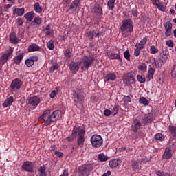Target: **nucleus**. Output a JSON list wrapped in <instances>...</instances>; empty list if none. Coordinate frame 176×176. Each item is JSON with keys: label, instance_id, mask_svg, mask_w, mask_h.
Instances as JSON below:
<instances>
[{"label": "nucleus", "instance_id": "58836bf2", "mask_svg": "<svg viewBox=\"0 0 176 176\" xmlns=\"http://www.w3.org/2000/svg\"><path fill=\"white\" fill-rule=\"evenodd\" d=\"M170 76L172 79H175L176 78V64L174 65L170 69Z\"/></svg>", "mask_w": 176, "mask_h": 176}, {"label": "nucleus", "instance_id": "2f4dec72", "mask_svg": "<svg viewBox=\"0 0 176 176\" xmlns=\"http://www.w3.org/2000/svg\"><path fill=\"white\" fill-rule=\"evenodd\" d=\"M32 25H41L42 24V18L40 17H34L33 21L31 23Z\"/></svg>", "mask_w": 176, "mask_h": 176}, {"label": "nucleus", "instance_id": "4468645a", "mask_svg": "<svg viewBox=\"0 0 176 176\" xmlns=\"http://www.w3.org/2000/svg\"><path fill=\"white\" fill-rule=\"evenodd\" d=\"M173 159V151H171V147H166L162 154V160H170Z\"/></svg>", "mask_w": 176, "mask_h": 176}, {"label": "nucleus", "instance_id": "7ed1b4c3", "mask_svg": "<svg viewBox=\"0 0 176 176\" xmlns=\"http://www.w3.org/2000/svg\"><path fill=\"white\" fill-rule=\"evenodd\" d=\"M86 131L80 126H75L72 130V135L77 138L78 145L83 146L85 145V134Z\"/></svg>", "mask_w": 176, "mask_h": 176}, {"label": "nucleus", "instance_id": "412c9836", "mask_svg": "<svg viewBox=\"0 0 176 176\" xmlns=\"http://www.w3.org/2000/svg\"><path fill=\"white\" fill-rule=\"evenodd\" d=\"M14 102V98L13 96H10L3 103V108H8V107H10V105H12V104H13Z\"/></svg>", "mask_w": 176, "mask_h": 176}, {"label": "nucleus", "instance_id": "e2e57ef3", "mask_svg": "<svg viewBox=\"0 0 176 176\" xmlns=\"http://www.w3.org/2000/svg\"><path fill=\"white\" fill-rule=\"evenodd\" d=\"M148 42V38H146V37H144L141 41H140V43L142 44L143 45L145 46V45H146V43Z\"/></svg>", "mask_w": 176, "mask_h": 176}, {"label": "nucleus", "instance_id": "393cba45", "mask_svg": "<svg viewBox=\"0 0 176 176\" xmlns=\"http://www.w3.org/2000/svg\"><path fill=\"white\" fill-rule=\"evenodd\" d=\"M37 171V176H47V173L46 172V168L45 167V165L40 166Z\"/></svg>", "mask_w": 176, "mask_h": 176}, {"label": "nucleus", "instance_id": "603ef678", "mask_svg": "<svg viewBox=\"0 0 176 176\" xmlns=\"http://www.w3.org/2000/svg\"><path fill=\"white\" fill-rule=\"evenodd\" d=\"M157 175L158 176H171L170 173H166V172H161V171H157Z\"/></svg>", "mask_w": 176, "mask_h": 176}, {"label": "nucleus", "instance_id": "f8f14e48", "mask_svg": "<svg viewBox=\"0 0 176 176\" xmlns=\"http://www.w3.org/2000/svg\"><path fill=\"white\" fill-rule=\"evenodd\" d=\"M23 86V81L19 78L14 79L10 85V88L12 90H20Z\"/></svg>", "mask_w": 176, "mask_h": 176}, {"label": "nucleus", "instance_id": "4c0bfd02", "mask_svg": "<svg viewBox=\"0 0 176 176\" xmlns=\"http://www.w3.org/2000/svg\"><path fill=\"white\" fill-rule=\"evenodd\" d=\"M115 2L113 0H109L107 1V6L109 8V10H113L115 9Z\"/></svg>", "mask_w": 176, "mask_h": 176}, {"label": "nucleus", "instance_id": "7c9ffc66", "mask_svg": "<svg viewBox=\"0 0 176 176\" xmlns=\"http://www.w3.org/2000/svg\"><path fill=\"white\" fill-rule=\"evenodd\" d=\"M60 91H61V89L60 88V87H56L55 89L53 90L50 94V97L51 98H54V97H56V96H57V94H58Z\"/></svg>", "mask_w": 176, "mask_h": 176}, {"label": "nucleus", "instance_id": "69168bd1", "mask_svg": "<svg viewBox=\"0 0 176 176\" xmlns=\"http://www.w3.org/2000/svg\"><path fill=\"white\" fill-rule=\"evenodd\" d=\"M58 69V65H54L51 67L50 69L52 70V72H54V71H56V69Z\"/></svg>", "mask_w": 176, "mask_h": 176}, {"label": "nucleus", "instance_id": "f3484780", "mask_svg": "<svg viewBox=\"0 0 176 176\" xmlns=\"http://www.w3.org/2000/svg\"><path fill=\"white\" fill-rule=\"evenodd\" d=\"M141 126H142V124H141V121L138 119L133 120V122L131 125V129L134 133H137L141 129Z\"/></svg>", "mask_w": 176, "mask_h": 176}, {"label": "nucleus", "instance_id": "423d86ee", "mask_svg": "<svg viewBox=\"0 0 176 176\" xmlns=\"http://www.w3.org/2000/svg\"><path fill=\"white\" fill-rule=\"evenodd\" d=\"M14 50V49L13 47H10L8 50H6L3 52V54L0 57V64H1V65H3L6 63L8 62L9 57L12 56Z\"/></svg>", "mask_w": 176, "mask_h": 176}, {"label": "nucleus", "instance_id": "6e6552de", "mask_svg": "<svg viewBox=\"0 0 176 176\" xmlns=\"http://www.w3.org/2000/svg\"><path fill=\"white\" fill-rule=\"evenodd\" d=\"M94 60L95 58L93 56H84L82 59L84 68L89 69L91 67V64L94 63Z\"/></svg>", "mask_w": 176, "mask_h": 176}, {"label": "nucleus", "instance_id": "49530a36", "mask_svg": "<svg viewBox=\"0 0 176 176\" xmlns=\"http://www.w3.org/2000/svg\"><path fill=\"white\" fill-rule=\"evenodd\" d=\"M119 112V105L116 104L111 111V113H113V116L116 115H118V113Z\"/></svg>", "mask_w": 176, "mask_h": 176}, {"label": "nucleus", "instance_id": "bb28decb", "mask_svg": "<svg viewBox=\"0 0 176 176\" xmlns=\"http://www.w3.org/2000/svg\"><path fill=\"white\" fill-rule=\"evenodd\" d=\"M78 8H80V1L75 0L72 3L69 9H74V11L76 12Z\"/></svg>", "mask_w": 176, "mask_h": 176}, {"label": "nucleus", "instance_id": "f257e3e1", "mask_svg": "<svg viewBox=\"0 0 176 176\" xmlns=\"http://www.w3.org/2000/svg\"><path fill=\"white\" fill-rule=\"evenodd\" d=\"M61 115V111L56 110L52 113V110L48 109L43 111V114L39 116L38 122L44 126H50L51 123L57 122Z\"/></svg>", "mask_w": 176, "mask_h": 176}, {"label": "nucleus", "instance_id": "c9c22d12", "mask_svg": "<svg viewBox=\"0 0 176 176\" xmlns=\"http://www.w3.org/2000/svg\"><path fill=\"white\" fill-rule=\"evenodd\" d=\"M132 168L133 170H140L141 168V164H140V160L138 161H135L133 164H132Z\"/></svg>", "mask_w": 176, "mask_h": 176}, {"label": "nucleus", "instance_id": "39448f33", "mask_svg": "<svg viewBox=\"0 0 176 176\" xmlns=\"http://www.w3.org/2000/svg\"><path fill=\"white\" fill-rule=\"evenodd\" d=\"M122 80L125 85H134L135 83V73L130 72L124 74Z\"/></svg>", "mask_w": 176, "mask_h": 176}, {"label": "nucleus", "instance_id": "0e129e2a", "mask_svg": "<svg viewBox=\"0 0 176 176\" xmlns=\"http://www.w3.org/2000/svg\"><path fill=\"white\" fill-rule=\"evenodd\" d=\"M55 152H56V153H55L54 155H56V156H57V157H59V158H61V157L64 155V154L63 153V152H60V151H55Z\"/></svg>", "mask_w": 176, "mask_h": 176}, {"label": "nucleus", "instance_id": "f704fd0d", "mask_svg": "<svg viewBox=\"0 0 176 176\" xmlns=\"http://www.w3.org/2000/svg\"><path fill=\"white\" fill-rule=\"evenodd\" d=\"M34 10H35V12H36V13H42L43 8L38 2H37L34 4Z\"/></svg>", "mask_w": 176, "mask_h": 176}, {"label": "nucleus", "instance_id": "6e6d98bb", "mask_svg": "<svg viewBox=\"0 0 176 176\" xmlns=\"http://www.w3.org/2000/svg\"><path fill=\"white\" fill-rule=\"evenodd\" d=\"M94 34H95V31H94V30L90 31V32L88 33V38H89V39H94Z\"/></svg>", "mask_w": 176, "mask_h": 176}, {"label": "nucleus", "instance_id": "09e8293b", "mask_svg": "<svg viewBox=\"0 0 176 176\" xmlns=\"http://www.w3.org/2000/svg\"><path fill=\"white\" fill-rule=\"evenodd\" d=\"M96 14H102V8H100V6H96L94 8Z\"/></svg>", "mask_w": 176, "mask_h": 176}, {"label": "nucleus", "instance_id": "338daca9", "mask_svg": "<svg viewBox=\"0 0 176 176\" xmlns=\"http://www.w3.org/2000/svg\"><path fill=\"white\" fill-rule=\"evenodd\" d=\"M10 8H12V6L10 4H7V5L4 6V7H3L4 12H8L9 10V9H10Z\"/></svg>", "mask_w": 176, "mask_h": 176}, {"label": "nucleus", "instance_id": "8fccbe9b", "mask_svg": "<svg viewBox=\"0 0 176 176\" xmlns=\"http://www.w3.org/2000/svg\"><path fill=\"white\" fill-rule=\"evenodd\" d=\"M43 32H45V34L47 35H52V31H50V25H48L45 27V28L43 30Z\"/></svg>", "mask_w": 176, "mask_h": 176}, {"label": "nucleus", "instance_id": "5701e85b", "mask_svg": "<svg viewBox=\"0 0 176 176\" xmlns=\"http://www.w3.org/2000/svg\"><path fill=\"white\" fill-rule=\"evenodd\" d=\"M23 58H24V54H19L14 56L13 58L14 64H16V65H20L21 61H23Z\"/></svg>", "mask_w": 176, "mask_h": 176}, {"label": "nucleus", "instance_id": "e433bc0d", "mask_svg": "<svg viewBox=\"0 0 176 176\" xmlns=\"http://www.w3.org/2000/svg\"><path fill=\"white\" fill-rule=\"evenodd\" d=\"M139 102H140V104H142L145 107H146V105H149V101L147 100L146 98H145V97H141L139 99Z\"/></svg>", "mask_w": 176, "mask_h": 176}, {"label": "nucleus", "instance_id": "4be33fe9", "mask_svg": "<svg viewBox=\"0 0 176 176\" xmlns=\"http://www.w3.org/2000/svg\"><path fill=\"white\" fill-rule=\"evenodd\" d=\"M10 41L11 43H14V45H17L19 42H20V39L17 37V35L14 32H12L10 34Z\"/></svg>", "mask_w": 176, "mask_h": 176}, {"label": "nucleus", "instance_id": "1a4fd4ad", "mask_svg": "<svg viewBox=\"0 0 176 176\" xmlns=\"http://www.w3.org/2000/svg\"><path fill=\"white\" fill-rule=\"evenodd\" d=\"M169 57H170V52L168 51V49L165 48L160 54L159 60L160 61H161V63H163L164 64H165V63H167V60H168Z\"/></svg>", "mask_w": 176, "mask_h": 176}, {"label": "nucleus", "instance_id": "680f3d73", "mask_svg": "<svg viewBox=\"0 0 176 176\" xmlns=\"http://www.w3.org/2000/svg\"><path fill=\"white\" fill-rule=\"evenodd\" d=\"M140 53H141V50H140L138 48L135 49L134 56H135V57H138V56H140Z\"/></svg>", "mask_w": 176, "mask_h": 176}, {"label": "nucleus", "instance_id": "a18cd8bd", "mask_svg": "<svg viewBox=\"0 0 176 176\" xmlns=\"http://www.w3.org/2000/svg\"><path fill=\"white\" fill-rule=\"evenodd\" d=\"M76 98L78 101L82 102L83 100H85V96H83V94L82 92H78L76 94Z\"/></svg>", "mask_w": 176, "mask_h": 176}, {"label": "nucleus", "instance_id": "4d7b16f0", "mask_svg": "<svg viewBox=\"0 0 176 176\" xmlns=\"http://www.w3.org/2000/svg\"><path fill=\"white\" fill-rule=\"evenodd\" d=\"M135 47L136 49H139L140 50H142V49H144V47H145L144 45H143L142 44H141L140 43H138L135 44Z\"/></svg>", "mask_w": 176, "mask_h": 176}, {"label": "nucleus", "instance_id": "20e7f679", "mask_svg": "<svg viewBox=\"0 0 176 176\" xmlns=\"http://www.w3.org/2000/svg\"><path fill=\"white\" fill-rule=\"evenodd\" d=\"M91 171H93V165L91 164H84L78 168L80 176H89Z\"/></svg>", "mask_w": 176, "mask_h": 176}, {"label": "nucleus", "instance_id": "cd10ccee", "mask_svg": "<svg viewBox=\"0 0 176 176\" xmlns=\"http://www.w3.org/2000/svg\"><path fill=\"white\" fill-rule=\"evenodd\" d=\"M25 11V10L24 9V8H15L13 10V14L14 16H23V14H24V12Z\"/></svg>", "mask_w": 176, "mask_h": 176}, {"label": "nucleus", "instance_id": "a19ab883", "mask_svg": "<svg viewBox=\"0 0 176 176\" xmlns=\"http://www.w3.org/2000/svg\"><path fill=\"white\" fill-rule=\"evenodd\" d=\"M64 56L67 58H71L72 57V52H71L70 49H67L64 52Z\"/></svg>", "mask_w": 176, "mask_h": 176}, {"label": "nucleus", "instance_id": "3c124183", "mask_svg": "<svg viewBox=\"0 0 176 176\" xmlns=\"http://www.w3.org/2000/svg\"><path fill=\"white\" fill-rule=\"evenodd\" d=\"M166 45L168 47H174V41L173 40H168L166 41Z\"/></svg>", "mask_w": 176, "mask_h": 176}, {"label": "nucleus", "instance_id": "0eeeda50", "mask_svg": "<svg viewBox=\"0 0 176 176\" xmlns=\"http://www.w3.org/2000/svg\"><path fill=\"white\" fill-rule=\"evenodd\" d=\"M103 142H103L102 138H101L100 135H94L91 138V143L93 148H100V146L102 145Z\"/></svg>", "mask_w": 176, "mask_h": 176}, {"label": "nucleus", "instance_id": "ea45409f", "mask_svg": "<svg viewBox=\"0 0 176 176\" xmlns=\"http://www.w3.org/2000/svg\"><path fill=\"white\" fill-rule=\"evenodd\" d=\"M168 130L170 133L172 134L173 137H176V127L174 126L170 125L168 126Z\"/></svg>", "mask_w": 176, "mask_h": 176}, {"label": "nucleus", "instance_id": "c03bdc74", "mask_svg": "<svg viewBox=\"0 0 176 176\" xmlns=\"http://www.w3.org/2000/svg\"><path fill=\"white\" fill-rule=\"evenodd\" d=\"M137 79L138 82H140V83H145L146 80V79L145 78V76L140 74L137 76Z\"/></svg>", "mask_w": 176, "mask_h": 176}, {"label": "nucleus", "instance_id": "37998d69", "mask_svg": "<svg viewBox=\"0 0 176 176\" xmlns=\"http://www.w3.org/2000/svg\"><path fill=\"white\" fill-rule=\"evenodd\" d=\"M138 70L139 71H146V69L148 68V66L146 65V63H140L138 67Z\"/></svg>", "mask_w": 176, "mask_h": 176}, {"label": "nucleus", "instance_id": "13d9d810", "mask_svg": "<svg viewBox=\"0 0 176 176\" xmlns=\"http://www.w3.org/2000/svg\"><path fill=\"white\" fill-rule=\"evenodd\" d=\"M102 35V32H100V30H97V32L95 31L94 36L96 38H100Z\"/></svg>", "mask_w": 176, "mask_h": 176}, {"label": "nucleus", "instance_id": "2eb2a0df", "mask_svg": "<svg viewBox=\"0 0 176 176\" xmlns=\"http://www.w3.org/2000/svg\"><path fill=\"white\" fill-rule=\"evenodd\" d=\"M38 60H39V57H38L36 55H33L29 57V58L26 59L25 62L26 67L28 68H30V67H32V65H34L35 62L38 61Z\"/></svg>", "mask_w": 176, "mask_h": 176}, {"label": "nucleus", "instance_id": "9d476101", "mask_svg": "<svg viewBox=\"0 0 176 176\" xmlns=\"http://www.w3.org/2000/svg\"><path fill=\"white\" fill-rule=\"evenodd\" d=\"M28 105H31V107L36 108V107L41 104V98L36 96H31L28 99Z\"/></svg>", "mask_w": 176, "mask_h": 176}, {"label": "nucleus", "instance_id": "473e14b6", "mask_svg": "<svg viewBox=\"0 0 176 176\" xmlns=\"http://www.w3.org/2000/svg\"><path fill=\"white\" fill-rule=\"evenodd\" d=\"M156 6L161 12H166V6L164 3L160 2Z\"/></svg>", "mask_w": 176, "mask_h": 176}, {"label": "nucleus", "instance_id": "a878e982", "mask_svg": "<svg viewBox=\"0 0 176 176\" xmlns=\"http://www.w3.org/2000/svg\"><path fill=\"white\" fill-rule=\"evenodd\" d=\"M24 17L25 19H26L27 21L31 23V21H32V20H34V18L35 17V13H34V12L32 11L27 12L24 15Z\"/></svg>", "mask_w": 176, "mask_h": 176}, {"label": "nucleus", "instance_id": "ddd939ff", "mask_svg": "<svg viewBox=\"0 0 176 176\" xmlns=\"http://www.w3.org/2000/svg\"><path fill=\"white\" fill-rule=\"evenodd\" d=\"M80 64H82L80 62L72 61L70 63L69 69L72 71V74L75 75V74L79 71V68H80Z\"/></svg>", "mask_w": 176, "mask_h": 176}, {"label": "nucleus", "instance_id": "72a5a7b5", "mask_svg": "<svg viewBox=\"0 0 176 176\" xmlns=\"http://www.w3.org/2000/svg\"><path fill=\"white\" fill-rule=\"evenodd\" d=\"M98 159L100 160V162H107V160H109V157H108V156L105 155L104 153L99 154Z\"/></svg>", "mask_w": 176, "mask_h": 176}, {"label": "nucleus", "instance_id": "bf43d9fd", "mask_svg": "<svg viewBox=\"0 0 176 176\" xmlns=\"http://www.w3.org/2000/svg\"><path fill=\"white\" fill-rule=\"evenodd\" d=\"M124 101L126 103L131 102V98H130V96H124Z\"/></svg>", "mask_w": 176, "mask_h": 176}, {"label": "nucleus", "instance_id": "c756f323", "mask_svg": "<svg viewBox=\"0 0 176 176\" xmlns=\"http://www.w3.org/2000/svg\"><path fill=\"white\" fill-rule=\"evenodd\" d=\"M105 79L107 82H109V80L113 81L115 79H116V74L113 73H109L105 76Z\"/></svg>", "mask_w": 176, "mask_h": 176}, {"label": "nucleus", "instance_id": "a211bd4d", "mask_svg": "<svg viewBox=\"0 0 176 176\" xmlns=\"http://www.w3.org/2000/svg\"><path fill=\"white\" fill-rule=\"evenodd\" d=\"M120 164H122V160L114 159L109 161V167H110V168H116V167H119Z\"/></svg>", "mask_w": 176, "mask_h": 176}, {"label": "nucleus", "instance_id": "9b49d317", "mask_svg": "<svg viewBox=\"0 0 176 176\" xmlns=\"http://www.w3.org/2000/svg\"><path fill=\"white\" fill-rule=\"evenodd\" d=\"M21 168L27 173H34V164L32 162L26 161L22 164Z\"/></svg>", "mask_w": 176, "mask_h": 176}, {"label": "nucleus", "instance_id": "774afa93", "mask_svg": "<svg viewBox=\"0 0 176 176\" xmlns=\"http://www.w3.org/2000/svg\"><path fill=\"white\" fill-rule=\"evenodd\" d=\"M75 138H75V136H73V135H72H72L67 137V141H69V142H72V141H74V140H75Z\"/></svg>", "mask_w": 176, "mask_h": 176}, {"label": "nucleus", "instance_id": "5fc2aeb1", "mask_svg": "<svg viewBox=\"0 0 176 176\" xmlns=\"http://www.w3.org/2000/svg\"><path fill=\"white\" fill-rule=\"evenodd\" d=\"M124 56L126 60H130V52L129 50H126L124 52Z\"/></svg>", "mask_w": 176, "mask_h": 176}, {"label": "nucleus", "instance_id": "c85d7f7f", "mask_svg": "<svg viewBox=\"0 0 176 176\" xmlns=\"http://www.w3.org/2000/svg\"><path fill=\"white\" fill-rule=\"evenodd\" d=\"M154 138L155 141H160L161 142L166 140V137L164 136V135H163V133H161L155 134Z\"/></svg>", "mask_w": 176, "mask_h": 176}, {"label": "nucleus", "instance_id": "dca6fc26", "mask_svg": "<svg viewBox=\"0 0 176 176\" xmlns=\"http://www.w3.org/2000/svg\"><path fill=\"white\" fill-rule=\"evenodd\" d=\"M164 30H165V35L168 37L171 36V31L173 30V23L170 21H167L166 23L164 24Z\"/></svg>", "mask_w": 176, "mask_h": 176}, {"label": "nucleus", "instance_id": "6ab92c4d", "mask_svg": "<svg viewBox=\"0 0 176 176\" xmlns=\"http://www.w3.org/2000/svg\"><path fill=\"white\" fill-rule=\"evenodd\" d=\"M107 56L110 60H122L120 55L119 54L113 53L111 51H107Z\"/></svg>", "mask_w": 176, "mask_h": 176}, {"label": "nucleus", "instance_id": "b1692460", "mask_svg": "<svg viewBox=\"0 0 176 176\" xmlns=\"http://www.w3.org/2000/svg\"><path fill=\"white\" fill-rule=\"evenodd\" d=\"M153 75H155V69H153V67H150L147 75L146 76V81L151 82V79H153Z\"/></svg>", "mask_w": 176, "mask_h": 176}, {"label": "nucleus", "instance_id": "79ce46f5", "mask_svg": "<svg viewBox=\"0 0 176 176\" xmlns=\"http://www.w3.org/2000/svg\"><path fill=\"white\" fill-rule=\"evenodd\" d=\"M150 53L151 54H156L159 53V49H157L155 45H151L150 47Z\"/></svg>", "mask_w": 176, "mask_h": 176}, {"label": "nucleus", "instance_id": "aec40b11", "mask_svg": "<svg viewBox=\"0 0 176 176\" xmlns=\"http://www.w3.org/2000/svg\"><path fill=\"white\" fill-rule=\"evenodd\" d=\"M28 52H29V53H31L32 52H41V47L35 43H32L28 47Z\"/></svg>", "mask_w": 176, "mask_h": 176}, {"label": "nucleus", "instance_id": "864d4df0", "mask_svg": "<svg viewBox=\"0 0 176 176\" xmlns=\"http://www.w3.org/2000/svg\"><path fill=\"white\" fill-rule=\"evenodd\" d=\"M139 160H140V166H142V164H146V163L149 162V160H148V159L146 158H142V159H140Z\"/></svg>", "mask_w": 176, "mask_h": 176}, {"label": "nucleus", "instance_id": "de8ad7c7", "mask_svg": "<svg viewBox=\"0 0 176 176\" xmlns=\"http://www.w3.org/2000/svg\"><path fill=\"white\" fill-rule=\"evenodd\" d=\"M47 46L50 50H53L54 49V41L53 40H50L47 43Z\"/></svg>", "mask_w": 176, "mask_h": 176}, {"label": "nucleus", "instance_id": "052dcab7", "mask_svg": "<svg viewBox=\"0 0 176 176\" xmlns=\"http://www.w3.org/2000/svg\"><path fill=\"white\" fill-rule=\"evenodd\" d=\"M111 113H112V111L109 109H105L104 111V116H111Z\"/></svg>", "mask_w": 176, "mask_h": 176}, {"label": "nucleus", "instance_id": "f03ea898", "mask_svg": "<svg viewBox=\"0 0 176 176\" xmlns=\"http://www.w3.org/2000/svg\"><path fill=\"white\" fill-rule=\"evenodd\" d=\"M120 29L122 32V38H129V36H131V34L134 32L133 21L131 19L123 20Z\"/></svg>", "mask_w": 176, "mask_h": 176}]
</instances>
